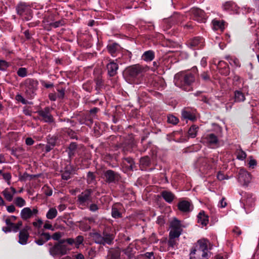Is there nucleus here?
<instances>
[{
	"label": "nucleus",
	"mask_w": 259,
	"mask_h": 259,
	"mask_svg": "<svg viewBox=\"0 0 259 259\" xmlns=\"http://www.w3.org/2000/svg\"><path fill=\"white\" fill-rule=\"evenodd\" d=\"M195 80V75L192 72H181L175 75V83L183 90L189 91L191 89L190 85Z\"/></svg>",
	"instance_id": "obj_1"
},
{
	"label": "nucleus",
	"mask_w": 259,
	"mask_h": 259,
	"mask_svg": "<svg viewBox=\"0 0 259 259\" xmlns=\"http://www.w3.org/2000/svg\"><path fill=\"white\" fill-rule=\"evenodd\" d=\"M207 251V241L205 240H199L190 253V258L208 259Z\"/></svg>",
	"instance_id": "obj_2"
},
{
	"label": "nucleus",
	"mask_w": 259,
	"mask_h": 259,
	"mask_svg": "<svg viewBox=\"0 0 259 259\" xmlns=\"http://www.w3.org/2000/svg\"><path fill=\"white\" fill-rule=\"evenodd\" d=\"M66 239H62L54 244L49 249V252L51 255L55 256H61L67 253L70 250L67 245Z\"/></svg>",
	"instance_id": "obj_3"
},
{
	"label": "nucleus",
	"mask_w": 259,
	"mask_h": 259,
	"mask_svg": "<svg viewBox=\"0 0 259 259\" xmlns=\"http://www.w3.org/2000/svg\"><path fill=\"white\" fill-rule=\"evenodd\" d=\"M143 71V67L141 65L137 64L127 67L125 70L124 74L126 77L130 80L135 78Z\"/></svg>",
	"instance_id": "obj_4"
},
{
	"label": "nucleus",
	"mask_w": 259,
	"mask_h": 259,
	"mask_svg": "<svg viewBox=\"0 0 259 259\" xmlns=\"http://www.w3.org/2000/svg\"><path fill=\"white\" fill-rule=\"evenodd\" d=\"M182 227L180 221L175 218L170 223L171 229L169 234L174 236H180L182 232Z\"/></svg>",
	"instance_id": "obj_5"
},
{
	"label": "nucleus",
	"mask_w": 259,
	"mask_h": 259,
	"mask_svg": "<svg viewBox=\"0 0 259 259\" xmlns=\"http://www.w3.org/2000/svg\"><path fill=\"white\" fill-rule=\"evenodd\" d=\"M93 191L91 189H87L83 191L77 196V200L79 204L84 205L89 201H92V193Z\"/></svg>",
	"instance_id": "obj_6"
},
{
	"label": "nucleus",
	"mask_w": 259,
	"mask_h": 259,
	"mask_svg": "<svg viewBox=\"0 0 259 259\" xmlns=\"http://www.w3.org/2000/svg\"><path fill=\"white\" fill-rule=\"evenodd\" d=\"M251 180V176L249 172L244 169H241L239 171L238 181L243 185H247Z\"/></svg>",
	"instance_id": "obj_7"
},
{
	"label": "nucleus",
	"mask_w": 259,
	"mask_h": 259,
	"mask_svg": "<svg viewBox=\"0 0 259 259\" xmlns=\"http://www.w3.org/2000/svg\"><path fill=\"white\" fill-rule=\"evenodd\" d=\"M37 213L38 210L36 208H33L31 210L29 207H25L21 210L20 216L23 220H27Z\"/></svg>",
	"instance_id": "obj_8"
},
{
	"label": "nucleus",
	"mask_w": 259,
	"mask_h": 259,
	"mask_svg": "<svg viewBox=\"0 0 259 259\" xmlns=\"http://www.w3.org/2000/svg\"><path fill=\"white\" fill-rule=\"evenodd\" d=\"M104 177L106 182L108 183H113L119 179L118 174L112 170H107L104 173Z\"/></svg>",
	"instance_id": "obj_9"
},
{
	"label": "nucleus",
	"mask_w": 259,
	"mask_h": 259,
	"mask_svg": "<svg viewBox=\"0 0 259 259\" xmlns=\"http://www.w3.org/2000/svg\"><path fill=\"white\" fill-rule=\"evenodd\" d=\"M204 140L210 146H218L219 145V140L218 138L214 134H207L204 138Z\"/></svg>",
	"instance_id": "obj_10"
},
{
	"label": "nucleus",
	"mask_w": 259,
	"mask_h": 259,
	"mask_svg": "<svg viewBox=\"0 0 259 259\" xmlns=\"http://www.w3.org/2000/svg\"><path fill=\"white\" fill-rule=\"evenodd\" d=\"M182 116L184 119H188L192 121L196 120L195 111L187 108L182 111Z\"/></svg>",
	"instance_id": "obj_11"
},
{
	"label": "nucleus",
	"mask_w": 259,
	"mask_h": 259,
	"mask_svg": "<svg viewBox=\"0 0 259 259\" xmlns=\"http://www.w3.org/2000/svg\"><path fill=\"white\" fill-rule=\"evenodd\" d=\"M106 67L108 71V74L110 76H114L117 73L118 65L114 61H110V62L107 65Z\"/></svg>",
	"instance_id": "obj_12"
},
{
	"label": "nucleus",
	"mask_w": 259,
	"mask_h": 259,
	"mask_svg": "<svg viewBox=\"0 0 259 259\" xmlns=\"http://www.w3.org/2000/svg\"><path fill=\"white\" fill-rule=\"evenodd\" d=\"M38 114L42 117L45 122H51L53 121V116L50 114V109L46 107L44 110L38 111Z\"/></svg>",
	"instance_id": "obj_13"
},
{
	"label": "nucleus",
	"mask_w": 259,
	"mask_h": 259,
	"mask_svg": "<svg viewBox=\"0 0 259 259\" xmlns=\"http://www.w3.org/2000/svg\"><path fill=\"white\" fill-rule=\"evenodd\" d=\"M194 19L198 22H204L205 20L204 12L200 9L196 8L192 10Z\"/></svg>",
	"instance_id": "obj_14"
},
{
	"label": "nucleus",
	"mask_w": 259,
	"mask_h": 259,
	"mask_svg": "<svg viewBox=\"0 0 259 259\" xmlns=\"http://www.w3.org/2000/svg\"><path fill=\"white\" fill-rule=\"evenodd\" d=\"M108 230V229L107 228L103 232L104 245L105 244L110 245L112 244L113 241L114 239V235L109 233Z\"/></svg>",
	"instance_id": "obj_15"
},
{
	"label": "nucleus",
	"mask_w": 259,
	"mask_h": 259,
	"mask_svg": "<svg viewBox=\"0 0 259 259\" xmlns=\"http://www.w3.org/2000/svg\"><path fill=\"white\" fill-rule=\"evenodd\" d=\"M66 243L69 245L75 244L76 248H79L80 245L82 244L84 241V237L81 235L77 236L75 239L67 238L66 239Z\"/></svg>",
	"instance_id": "obj_16"
},
{
	"label": "nucleus",
	"mask_w": 259,
	"mask_h": 259,
	"mask_svg": "<svg viewBox=\"0 0 259 259\" xmlns=\"http://www.w3.org/2000/svg\"><path fill=\"white\" fill-rule=\"evenodd\" d=\"M16 193V190L13 187L6 188L2 192L5 199L8 201H11L13 200V196Z\"/></svg>",
	"instance_id": "obj_17"
},
{
	"label": "nucleus",
	"mask_w": 259,
	"mask_h": 259,
	"mask_svg": "<svg viewBox=\"0 0 259 259\" xmlns=\"http://www.w3.org/2000/svg\"><path fill=\"white\" fill-rule=\"evenodd\" d=\"M120 253L119 248H111L108 251L107 259H120Z\"/></svg>",
	"instance_id": "obj_18"
},
{
	"label": "nucleus",
	"mask_w": 259,
	"mask_h": 259,
	"mask_svg": "<svg viewBox=\"0 0 259 259\" xmlns=\"http://www.w3.org/2000/svg\"><path fill=\"white\" fill-rule=\"evenodd\" d=\"M25 85L27 88L26 91L33 93V92L37 89L38 85V82L36 80L33 79H27L25 81Z\"/></svg>",
	"instance_id": "obj_19"
},
{
	"label": "nucleus",
	"mask_w": 259,
	"mask_h": 259,
	"mask_svg": "<svg viewBox=\"0 0 259 259\" xmlns=\"http://www.w3.org/2000/svg\"><path fill=\"white\" fill-rule=\"evenodd\" d=\"M29 237V233L20 231L19 234V243L22 245L27 244Z\"/></svg>",
	"instance_id": "obj_20"
},
{
	"label": "nucleus",
	"mask_w": 259,
	"mask_h": 259,
	"mask_svg": "<svg viewBox=\"0 0 259 259\" xmlns=\"http://www.w3.org/2000/svg\"><path fill=\"white\" fill-rule=\"evenodd\" d=\"M198 222L203 226H206L208 223V217L206 215L203 211H201L198 214Z\"/></svg>",
	"instance_id": "obj_21"
},
{
	"label": "nucleus",
	"mask_w": 259,
	"mask_h": 259,
	"mask_svg": "<svg viewBox=\"0 0 259 259\" xmlns=\"http://www.w3.org/2000/svg\"><path fill=\"white\" fill-rule=\"evenodd\" d=\"M161 196L163 199L168 203L171 202L175 198V195L170 191H163L161 192Z\"/></svg>",
	"instance_id": "obj_22"
},
{
	"label": "nucleus",
	"mask_w": 259,
	"mask_h": 259,
	"mask_svg": "<svg viewBox=\"0 0 259 259\" xmlns=\"http://www.w3.org/2000/svg\"><path fill=\"white\" fill-rule=\"evenodd\" d=\"M190 203L187 201H182L179 203V209L183 212H187L190 211Z\"/></svg>",
	"instance_id": "obj_23"
},
{
	"label": "nucleus",
	"mask_w": 259,
	"mask_h": 259,
	"mask_svg": "<svg viewBox=\"0 0 259 259\" xmlns=\"http://www.w3.org/2000/svg\"><path fill=\"white\" fill-rule=\"evenodd\" d=\"M213 27L214 30H220L223 31L225 29V21L213 20L212 22Z\"/></svg>",
	"instance_id": "obj_24"
},
{
	"label": "nucleus",
	"mask_w": 259,
	"mask_h": 259,
	"mask_svg": "<svg viewBox=\"0 0 259 259\" xmlns=\"http://www.w3.org/2000/svg\"><path fill=\"white\" fill-rule=\"evenodd\" d=\"M234 98L235 102H243L245 99L244 94L241 91H235Z\"/></svg>",
	"instance_id": "obj_25"
},
{
	"label": "nucleus",
	"mask_w": 259,
	"mask_h": 259,
	"mask_svg": "<svg viewBox=\"0 0 259 259\" xmlns=\"http://www.w3.org/2000/svg\"><path fill=\"white\" fill-rule=\"evenodd\" d=\"M154 58V53L152 51H148L145 52L142 58L146 61H151Z\"/></svg>",
	"instance_id": "obj_26"
},
{
	"label": "nucleus",
	"mask_w": 259,
	"mask_h": 259,
	"mask_svg": "<svg viewBox=\"0 0 259 259\" xmlns=\"http://www.w3.org/2000/svg\"><path fill=\"white\" fill-rule=\"evenodd\" d=\"M72 171V168L71 166H66L65 171L62 174V179L65 180H67L70 179Z\"/></svg>",
	"instance_id": "obj_27"
},
{
	"label": "nucleus",
	"mask_w": 259,
	"mask_h": 259,
	"mask_svg": "<svg viewBox=\"0 0 259 259\" xmlns=\"http://www.w3.org/2000/svg\"><path fill=\"white\" fill-rule=\"evenodd\" d=\"M179 237V236H174L169 234V240L168 241V246L174 248L176 246Z\"/></svg>",
	"instance_id": "obj_28"
},
{
	"label": "nucleus",
	"mask_w": 259,
	"mask_h": 259,
	"mask_svg": "<svg viewBox=\"0 0 259 259\" xmlns=\"http://www.w3.org/2000/svg\"><path fill=\"white\" fill-rule=\"evenodd\" d=\"M198 130V126H197L195 125H192L190 127V128L188 132L189 137L190 138H195L197 135Z\"/></svg>",
	"instance_id": "obj_29"
},
{
	"label": "nucleus",
	"mask_w": 259,
	"mask_h": 259,
	"mask_svg": "<svg viewBox=\"0 0 259 259\" xmlns=\"http://www.w3.org/2000/svg\"><path fill=\"white\" fill-rule=\"evenodd\" d=\"M57 213V209L54 207H52L49 210L46 214V217L48 219L52 220L56 217Z\"/></svg>",
	"instance_id": "obj_30"
},
{
	"label": "nucleus",
	"mask_w": 259,
	"mask_h": 259,
	"mask_svg": "<svg viewBox=\"0 0 259 259\" xmlns=\"http://www.w3.org/2000/svg\"><path fill=\"white\" fill-rule=\"evenodd\" d=\"M124 164L131 170H133L135 167V163L133 159L130 157L124 158Z\"/></svg>",
	"instance_id": "obj_31"
},
{
	"label": "nucleus",
	"mask_w": 259,
	"mask_h": 259,
	"mask_svg": "<svg viewBox=\"0 0 259 259\" xmlns=\"http://www.w3.org/2000/svg\"><path fill=\"white\" fill-rule=\"evenodd\" d=\"M68 155L70 157L74 156L75 151L77 149V145L75 143L72 142L68 147Z\"/></svg>",
	"instance_id": "obj_32"
},
{
	"label": "nucleus",
	"mask_w": 259,
	"mask_h": 259,
	"mask_svg": "<svg viewBox=\"0 0 259 259\" xmlns=\"http://www.w3.org/2000/svg\"><path fill=\"white\" fill-rule=\"evenodd\" d=\"M14 203L19 207H22L24 206L26 202L25 200L21 197H17L14 199Z\"/></svg>",
	"instance_id": "obj_33"
},
{
	"label": "nucleus",
	"mask_w": 259,
	"mask_h": 259,
	"mask_svg": "<svg viewBox=\"0 0 259 259\" xmlns=\"http://www.w3.org/2000/svg\"><path fill=\"white\" fill-rule=\"evenodd\" d=\"M87 182L90 184H95L96 176L93 172H89L87 175Z\"/></svg>",
	"instance_id": "obj_34"
},
{
	"label": "nucleus",
	"mask_w": 259,
	"mask_h": 259,
	"mask_svg": "<svg viewBox=\"0 0 259 259\" xmlns=\"http://www.w3.org/2000/svg\"><path fill=\"white\" fill-rule=\"evenodd\" d=\"M22 225V221H19L17 224L13 223V224H11V227L9 228V231H13V232H17Z\"/></svg>",
	"instance_id": "obj_35"
},
{
	"label": "nucleus",
	"mask_w": 259,
	"mask_h": 259,
	"mask_svg": "<svg viewBox=\"0 0 259 259\" xmlns=\"http://www.w3.org/2000/svg\"><path fill=\"white\" fill-rule=\"evenodd\" d=\"M118 45L116 44H113L108 46L107 48L109 52L112 56H114V54L116 52L118 49Z\"/></svg>",
	"instance_id": "obj_36"
},
{
	"label": "nucleus",
	"mask_w": 259,
	"mask_h": 259,
	"mask_svg": "<svg viewBox=\"0 0 259 259\" xmlns=\"http://www.w3.org/2000/svg\"><path fill=\"white\" fill-rule=\"evenodd\" d=\"M237 157L240 160H243L246 157V154L242 150L239 149L236 151Z\"/></svg>",
	"instance_id": "obj_37"
},
{
	"label": "nucleus",
	"mask_w": 259,
	"mask_h": 259,
	"mask_svg": "<svg viewBox=\"0 0 259 259\" xmlns=\"http://www.w3.org/2000/svg\"><path fill=\"white\" fill-rule=\"evenodd\" d=\"M167 122L172 124H177L179 122V119L173 115L167 116Z\"/></svg>",
	"instance_id": "obj_38"
},
{
	"label": "nucleus",
	"mask_w": 259,
	"mask_h": 259,
	"mask_svg": "<svg viewBox=\"0 0 259 259\" xmlns=\"http://www.w3.org/2000/svg\"><path fill=\"white\" fill-rule=\"evenodd\" d=\"M94 238L95 240V242L97 243L104 245L103 235H101L98 233L95 234L94 235Z\"/></svg>",
	"instance_id": "obj_39"
},
{
	"label": "nucleus",
	"mask_w": 259,
	"mask_h": 259,
	"mask_svg": "<svg viewBox=\"0 0 259 259\" xmlns=\"http://www.w3.org/2000/svg\"><path fill=\"white\" fill-rule=\"evenodd\" d=\"M95 81L96 83V89L97 90H100L103 85V81L102 78L99 76L96 79Z\"/></svg>",
	"instance_id": "obj_40"
},
{
	"label": "nucleus",
	"mask_w": 259,
	"mask_h": 259,
	"mask_svg": "<svg viewBox=\"0 0 259 259\" xmlns=\"http://www.w3.org/2000/svg\"><path fill=\"white\" fill-rule=\"evenodd\" d=\"M19 76L24 77L27 75V69L25 68H20L17 71Z\"/></svg>",
	"instance_id": "obj_41"
},
{
	"label": "nucleus",
	"mask_w": 259,
	"mask_h": 259,
	"mask_svg": "<svg viewBox=\"0 0 259 259\" xmlns=\"http://www.w3.org/2000/svg\"><path fill=\"white\" fill-rule=\"evenodd\" d=\"M112 216L115 218H118L121 217V214L117 208L114 207L112 209Z\"/></svg>",
	"instance_id": "obj_42"
},
{
	"label": "nucleus",
	"mask_w": 259,
	"mask_h": 259,
	"mask_svg": "<svg viewBox=\"0 0 259 259\" xmlns=\"http://www.w3.org/2000/svg\"><path fill=\"white\" fill-rule=\"evenodd\" d=\"M9 65L10 64L8 62L5 60L0 59V70H5Z\"/></svg>",
	"instance_id": "obj_43"
},
{
	"label": "nucleus",
	"mask_w": 259,
	"mask_h": 259,
	"mask_svg": "<svg viewBox=\"0 0 259 259\" xmlns=\"http://www.w3.org/2000/svg\"><path fill=\"white\" fill-rule=\"evenodd\" d=\"M28 8L24 5L20 4L17 7V12L20 15H22Z\"/></svg>",
	"instance_id": "obj_44"
},
{
	"label": "nucleus",
	"mask_w": 259,
	"mask_h": 259,
	"mask_svg": "<svg viewBox=\"0 0 259 259\" xmlns=\"http://www.w3.org/2000/svg\"><path fill=\"white\" fill-rule=\"evenodd\" d=\"M150 158L148 157H144L141 158L140 163L144 166H148L150 164Z\"/></svg>",
	"instance_id": "obj_45"
},
{
	"label": "nucleus",
	"mask_w": 259,
	"mask_h": 259,
	"mask_svg": "<svg viewBox=\"0 0 259 259\" xmlns=\"http://www.w3.org/2000/svg\"><path fill=\"white\" fill-rule=\"evenodd\" d=\"M80 225V229L83 231H87L91 229V227L89 225H88L86 223H84L83 222H81Z\"/></svg>",
	"instance_id": "obj_46"
},
{
	"label": "nucleus",
	"mask_w": 259,
	"mask_h": 259,
	"mask_svg": "<svg viewBox=\"0 0 259 259\" xmlns=\"http://www.w3.org/2000/svg\"><path fill=\"white\" fill-rule=\"evenodd\" d=\"M200 40L198 38H195L190 42V46L191 47H195L198 46Z\"/></svg>",
	"instance_id": "obj_47"
},
{
	"label": "nucleus",
	"mask_w": 259,
	"mask_h": 259,
	"mask_svg": "<svg viewBox=\"0 0 259 259\" xmlns=\"http://www.w3.org/2000/svg\"><path fill=\"white\" fill-rule=\"evenodd\" d=\"M64 23L63 21H58L55 22L51 23L50 26L52 27L57 28L63 25Z\"/></svg>",
	"instance_id": "obj_48"
},
{
	"label": "nucleus",
	"mask_w": 259,
	"mask_h": 259,
	"mask_svg": "<svg viewBox=\"0 0 259 259\" xmlns=\"http://www.w3.org/2000/svg\"><path fill=\"white\" fill-rule=\"evenodd\" d=\"M63 236V233L60 232L55 233L52 238L55 240H59Z\"/></svg>",
	"instance_id": "obj_49"
},
{
	"label": "nucleus",
	"mask_w": 259,
	"mask_h": 259,
	"mask_svg": "<svg viewBox=\"0 0 259 259\" xmlns=\"http://www.w3.org/2000/svg\"><path fill=\"white\" fill-rule=\"evenodd\" d=\"M201 77L205 81L210 80V76L207 72H204L201 74Z\"/></svg>",
	"instance_id": "obj_50"
},
{
	"label": "nucleus",
	"mask_w": 259,
	"mask_h": 259,
	"mask_svg": "<svg viewBox=\"0 0 259 259\" xmlns=\"http://www.w3.org/2000/svg\"><path fill=\"white\" fill-rule=\"evenodd\" d=\"M40 237L42 238L44 240L48 241L51 238V236L48 233H42L40 234Z\"/></svg>",
	"instance_id": "obj_51"
},
{
	"label": "nucleus",
	"mask_w": 259,
	"mask_h": 259,
	"mask_svg": "<svg viewBox=\"0 0 259 259\" xmlns=\"http://www.w3.org/2000/svg\"><path fill=\"white\" fill-rule=\"evenodd\" d=\"M4 179L8 181L9 184H10V180L11 178V175L9 173H5L3 175Z\"/></svg>",
	"instance_id": "obj_52"
},
{
	"label": "nucleus",
	"mask_w": 259,
	"mask_h": 259,
	"mask_svg": "<svg viewBox=\"0 0 259 259\" xmlns=\"http://www.w3.org/2000/svg\"><path fill=\"white\" fill-rule=\"evenodd\" d=\"M90 210L92 211H96L99 209L98 205L96 204H91L89 207Z\"/></svg>",
	"instance_id": "obj_53"
},
{
	"label": "nucleus",
	"mask_w": 259,
	"mask_h": 259,
	"mask_svg": "<svg viewBox=\"0 0 259 259\" xmlns=\"http://www.w3.org/2000/svg\"><path fill=\"white\" fill-rule=\"evenodd\" d=\"M58 97L59 98L62 99L64 97L65 95V90L62 89L61 90H58Z\"/></svg>",
	"instance_id": "obj_54"
},
{
	"label": "nucleus",
	"mask_w": 259,
	"mask_h": 259,
	"mask_svg": "<svg viewBox=\"0 0 259 259\" xmlns=\"http://www.w3.org/2000/svg\"><path fill=\"white\" fill-rule=\"evenodd\" d=\"M31 176L27 173H24L22 176H21L19 178V180L22 181H26L28 178Z\"/></svg>",
	"instance_id": "obj_55"
},
{
	"label": "nucleus",
	"mask_w": 259,
	"mask_h": 259,
	"mask_svg": "<svg viewBox=\"0 0 259 259\" xmlns=\"http://www.w3.org/2000/svg\"><path fill=\"white\" fill-rule=\"evenodd\" d=\"M42 224V222L40 219H38L37 222H33V225L36 228H40Z\"/></svg>",
	"instance_id": "obj_56"
},
{
	"label": "nucleus",
	"mask_w": 259,
	"mask_h": 259,
	"mask_svg": "<svg viewBox=\"0 0 259 259\" xmlns=\"http://www.w3.org/2000/svg\"><path fill=\"white\" fill-rule=\"evenodd\" d=\"M227 205V203L225 198H223L220 202V206L222 208H224Z\"/></svg>",
	"instance_id": "obj_57"
},
{
	"label": "nucleus",
	"mask_w": 259,
	"mask_h": 259,
	"mask_svg": "<svg viewBox=\"0 0 259 259\" xmlns=\"http://www.w3.org/2000/svg\"><path fill=\"white\" fill-rule=\"evenodd\" d=\"M242 201L243 203L244 206L245 207V206L251 205L250 202H252V199L251 198H247L246 201H245V200H244V199H242Z\"/></svg>",
	"instance_id": "obj_58"
},
{
	"label": "nucleus",
	"mask_w": 259,
	"mask_h": 259,
	"mask_svg": "<svg viewBox=\"0 0 259 259\" xmlns=\"http://www.w3.org/2000/svg\"><path fill=\"white\" fill-rule=\"evenodd\" d=\"M233 232L235 234H236L237 236H239L241 234V230L238 228V227H235L233 229Z\"/></svg>",
	"instance_id": "obj_59"
},
{
	"label": "nucleus",
	"mask_w": 259,
	"mask_h": 259,
	"mask_svg": "<svg viewBox=\"0 0 259 259\" xmlns=\"http://www.w3.org/2000/svg\"><path fill=\"white\" fill-rule=\"evenodd\" d=\"M35 243L39 245H42L44 244L46 241L44 240L42 238L40 237L38 239L36 240L35 241Z\"/></svg>",
	"instance_id": "obj_60"
},
{
	"label": "nucleus",
	"mask_w": 259,
	"mask_h": 259,
	"mask_svg": "<svg viewBox=\"0 0 259 259\" xmlns=\"http://www.w3.org/2000/svg\"><path fill=\"white\" fill-rule=\"evenodd\" d=\"M25 142L27 145L30 146L33 144L34 141L31 138H27L26 139Z\"/></svg>",
	"instance_id": "obj_61"
},
{
	"label": "nucleus",
	"mask_w": 259,
	"mask_h": 259,
	"mask_svg": "<svg viewBox=\"0 0 259 259\" xmlns=\"http://www.w3.org/2000/svg\"><path fill=\"white\" fill-rule=\"evenodd\" d=\"M7 209L9 212H13L15 210V207L13 205H11L7 206Z\"/></svg>",
	"instance_id": "obj_62"
},
{
	"label": "nucleus",
	"mask_w": 259,
	"mask_h": 259,
	"mask_svg": "<svg viewBox=\"0 0 259 259\" xmlns=\"http://www.w3.org/2000/svg\"><path fill=\"white\" fill-rule=\"evenodd\" d=\"M217 178H218V180H219L220 181H222L225 179V176L221 172H219L218 174Z\"/></svg>",
	"instance_id": "obj_63"
},
{
	"label": "nucleus",
	"mask_w": 259,
	"mask_h": 259,
	"mask_svg": "<svg viewBox=\"0 0 259 259\" xmlns=\"http://www.w3.org/2000/svg\"><path fill=\"white\" fill-rule=\"evenodd\" d=\"M49 98L51 101H55L57 99V96L55 93H50L49 95Z\"/></svg>",
	"instance_id": "obj_64"
}]
</instances>
